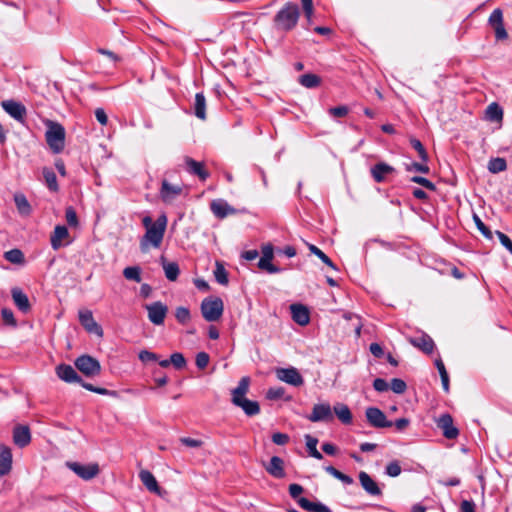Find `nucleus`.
I'll return each mask as SVG.
<instances>
[{
	"mask_svg": "<svg viewBox=\"0 0 512 512\" xmlns=\"http://www.w3.org/2000/svg\"><path fill=\"white\" fill-rule=\"evenodd\" d=\"M300 10L297 4L293 2L286 3L275 15V26L279 30H292L299 20Z\"/></svg>",
	"mask_w": 512,
	"mask_h": 512,
	"instance_id": "f257e3e1",
	"label": "nucleus"
},
{
	"mask_svg": "<svg viewBox=\"0 0 512 512\" xmlns=\"http://www.w3.org/2000/svg\"><path fill=\"white\" fill-rule=\"evenodd\" d=\"M166 225L167 218L165 215H161L153 223V225H151V227H148L140 242L142 251H147L149 244L155 248H158L161 245L166 230Z\"/></svg>",
	"mask_w": 512,
	"mask_h": 512,
	"instance_id": "f03ea898",
	"label": "nucleus"
},
{
	"mask_svg": "<svg viewBox=\"0 0 512 512\" xmlns=\"http://www.w3.org/2000/svg\"><path fill=\"white\" fill-rule=\"evenodd\" d=\"M65 135V129L61 124L48 121L45 139L54 154H59L64 150Z\"/></svg>",
	"mask_w": 512,
	"mask_h": 512,
	"instance_id": "7ed1b4c3",
	"label": "nucleus"
},
{
	"mask_svg": "<svg viewBox=\"0 0 512 512\" xmlns=\"http://www.w3.org/2000/svg\"><path fill=\"white\" fill-rule=\"evenodd\" d=\"M201 313L208 322L218 321L224 311V303L219 297H207L201 303Z\"/></svg>",
	"mask_w": 512,
	"mask_h": 512,
	"instance_id": "20e7f679",
	"label": "nucleus"
},
{
	"mask_svg": "<svg viewBox=\"0 0 512 512\" xmlns=\"http://www.w3.org/2000/svg\"><path fill=\"white\" fill-rule=\"evenodd\" d=\"M144 308L147 311L148 319L152 324L156 326L164 324L168 313V306L166 304L161 301H155L144 305Z\"/></svg>",
	"mask_w": 512,
	"mask_h": 512,
	"instance_id": "39448f33",
	"label": "nucleus"
},
{
	"mask_svg": "<svg viewBox=\"0 0 512 512\" xmlns=\"http://www.w3.org/2000/svg\"><path fill=\"white\" fill-rule=\"evenodd\" d=\"M75 366L80 372L89 377L96 376L101 371V366L98 360L89 355H82L78 357L75 360Z\"/></svg>",
	"mask_w": 512,
	"mask_h": 512,
	"instance_id": "423d86ee",
	"label": "nucleus"
},
{
	"mask_svg": "<svg viewBox=\"0 0 512 512\" xmlns=\"http://www.w3.org/2000/svg\"><path fill=\"white\" fill-rule=\"evenodd\" d=\"M261 257L258 261V268L266 271L269 274H275L282 271L281 268L272 264V259L274 257V248L271 244H265L261 248Z\"/></svg>",
	"mask_w": 512,
	"mask_h": 512,
	"instance_id": "0eeeda50",
	"label": "nucleus"
},
{
	"mask_svg": "<svg viewBox=\"0 0 512 512\" xmlns=\"http://www.w3.org/2000/svg\"><path fill=\"white\" fill-rule=\"evenodd\" d=\"M66 465L83 480H91L99 474V466L96 463L84 465L78 462H67Z\"/></svg>",
	"mask_w": 512,
	"mask_h": 512,
	"instance_id": "6e6552de",
	"label": "nucleus"
},
{
	"mask_svg": "<svg viewBox=\"0 0 512 512\" xmlns=\"http://www.w3.org/2000/svg\"><path fill=\"white\" fill-rule=\"evenodd\" d=\"M50 243L53 250H59L61 247L68 246L72 243L70 233L66 226L57 225L50 236Z\"/></svg>",
	"mask_w": 512,
	"mask_h": 512,
	"instance_id": "1a4fd4ad",
	"label": "nucleus"
},
{
	"mask_svg": "<svg viewBox=\"0 0 512 512\" xmlns=\"http://www.w3.org/2000/svg\"><path fill=\"white\" fill-rule=\"evenodd\" d=\"M276 376L280 381L295 387H299L304 383L302 375L295 367L279 368L276 370Z\"/></svg>",
	"mask_w": 512,
	"mask_h": 512,
	"instance_id": "9d476101",
	"label": "nucleus"
},
{
	"mask_svg": "<svg viewBox=\"0 0 512 512\" xmlns=\"http://www.w3.org/2000/svg\"><path fill=\"white\" fill-rule=\"evenodd\" d=\"M366 418L371 426L376 428H387L393 425V422L387 420L386 415L376 407L366 409Z\"/></svg>",
	"mask_w": 512,
	"mask_h": 512,
	"instance_id": "9b49d317",
	"label": "nucleus"
},
{
	"mask_svg": "<svg viewBox=\"0 0 512 512\" xmlns=\"http://www.w3.org/2000/svg\"><path fill=\"white\" fill-rule=\"evenodd\" d=\"M79 321L85 330L89 333L96 334L99 337L103 336V329L94 320L93 314L90 310H80L78 313Z\"/></svg>",
	"mask_w": 512,
	"mask_h": 512,
	"instance_id": "f8f14e48",
	"label": "nucleus"
},
{
	"mask_svg": "<svg viewBox=\"0 0 512 512\" xmlns=\"http://www.w3.org/2000/svg\"><path fill=\"white\" fill-rule=\"evenodd\" d=\"M311 422H330L333 414L330 404L320 403L313 406L311 414L307 417Z\"/></svg>",
	"mask_w": 512,
	"mask_h": 512,
	"instance_id": "ddd939ff",
	"label": "nucleus"
},
{
	"mask_svg": "<svg viewBox=\"0 0 512 512\" xmlns=\"http://www.w3.org/2000/svg\"><path fill=\"white\" fill-rule=\"evenodd\" d=\"M182 191L181 185L171 184L164 179L160 189V197L164 203L171 204L182 194Z\"/></svg>",
	"mask_w": 512,
	"mask_h": 512,
	"instance_id": "4468645a",
	"label": "nucleus"
},
{
	"mask_svg": "<svg viewBox=\"0 0 512 512\" xmlns=\"http://www.w3.org/2000/svg\"><path fill=\"white\" fill-rule=\"evenodd\" d=\"M489 24L494 28L497 40H505L508 33L503 24V14L500 9H495L489 16Z\"/></svg>",
	"mask_w": 512,
	"mask_h": 512,
	"instance_id": "2eb2a0df",
	"label": "nucleus"
},
{
	"mask_svg": "<svg viewBox=\"0 0 512 512\" xmlns=\"http://www.w3.org/2000/svg\"><path fill=\"white\" fill-rule=\"evenodd\" d=\"M1 106L15 120L19 122L24 121L27 111L22 103L14 100H5L1 103Z\"/></svg>",
	"mask_w": 512,
	"mask_h": 512,
	"instance_id": "dca6fc26",
	"label": "nucleus"
},
{
	"mask_svg": "<svg viewBox=\"0 0 512 512\" xmlns=\"http://www.w3.org/2000/svg\"><path fill=\"white\" fill-rule=\"evenodd\" d=\"M437 426L447 439H455L459 435L458 429L453 425V418L450 414H443L437 420Z\"/></svg>",
	"mask_w": 512,
	"mask_h": 512,
	"instance_id": "f3484780",
	"label": "nucleus"
},
{
	"mask_svg": "<svg viewBox=\"0 0 512 512\" xmlns=\"http://www.w3.org/2000/svg\"><path fill=\"white\" fill-rule=\"evenodd\" d=\"M56 375L59 379L66 383L81 382V377L77 374L76 370L68 364H59L55 368Z\"/></svg>",
	"mask_w": 512,
	"mask_h": 512,
	"instance_id": "a211bd4d",
	"label": "nucleus"
},
{
	"mask_svg": "<svg viewBox=\"0 0 512 512\" xmlns=\"http://www.w3.org/2000/svg\"><path fill=\"white\" fill-rule=\"evenodd\" d=\"M394 171V167L384 162H379L370 169L371 176L377 183L384 182L386 177L392 174Z\"/></svg>",
	"mask_w": 512,
	"mask_h": 512,
	"instance_id": "6ab92c4d",
	"label": "nucleus"
},
{
	"mask_svg": "<svg viewBox=\"0 0 512 512\" xmlns=\"http://www.w3.org/2000/svg\"><path fill=\"white\" fill-rule=\"evenodd\" d=\"M292 319L300 326H305L310 321L309 310L302 304H292L290 306Z\"/></svg>",
	"mask_w": 512,
	"mask_h": 512,
	"instance_id": "aec40b11",
	"label": "nucleus"
},
{
	"mask_svg": "<svg viewBox=\"0 0 512 512\" xmlns=\"http://www.w3.org/2000/svg\"><path fill=\"white\" fill-rule=\"evenodd\" d=\"M359 481L362 486V488L371 496H380L382 495V491L376 481L372 479V477L364 472L361 471L359 473Z\"/></svg>",
	"mask_w": 512,
	"mask_h": 512,
	"instance_id": "412c9836",
	"label": "nucleus"
},
{
	"mask_svg": "<svg viewBox=\"0 0 512 512\" xmlns=\"http://www.w3.org/2000/svg\"><path fill=\"white\" fill-rule=\"evenodd\" d=\"M12 468L11 449L0 443V477L7 475Z\"/></svg>",
	"mask_w": 512,
	"mask_h": 512,
	"instance_id": "4be33fe9",
	"label": "nucleus"
},
{
	"mask_svg": "<svg viewBox=\"0 0 512 512\" xmlns=\"http://www.w3.org/2000/svg\"><path fill=\"white\" fill-rule=\"evenodd\" d=\"M409 342L414 347L419 348L426 354H431L435 347L433 339L427 334H422L418 337L410 338Z\"/></svg>",
	"mask_w": 512,
	"mask_h": 512,
	"instance_id": "5701e85b",
	"label": "nucleus"
},
{
	"mask_svg": "<svg viewBox=\"0 0 512 512\" xmlns=\"http://www.w3.org/2000/svg\"><path fill=\"white\" fill-rule=\"evenodd\" d=\"M232 403L240 407L247 416H254L260 412V406L257 401L249 400L246 397L242 399H232Z\"/></svg>",
	"mask_w": 512,
	"mask_h": 512,
	"instance_id": "b1692460",
	"label": "nucleus"
},
{
	"mask_svg": "<svg viewBox=\"0 0 512 512\" xmlns=\"http://www.w3.org/2000/svg\"><path fill=\"white\" fill-rule=\"evenodd\" d=\"M186 169L190 174L197 175L201 180H206L209 177V173L204 168L202 162H198L190 157L185 158Z\"/></svg>",
	"mask_w": 512,
	"mask_h": 512,
	"instance_id": "393cba45",
	"label": "nucleus"
},
{
	"mask_svg": "<svg viewBox=\"0 0 512 512\" xmlns=\"http://www.w3.org/2000/svg\"><path fill=\"white\" fill-rule=\"evenodd\" d=\"M211 211L218 218L234 214L236 210L224 200H214L210 205Z\"/></svg>",
	"mask_w": 512,
	"mask_h": 512,
	"instance_id": "a878e982",
	"label": "nucleus"
},
{
	"mask_svg": "<svg viewBox=\"0 0 512 512\" xmlns=\"http://www.w3.org/2000/svg\"><path fill=\"white\" fill-rule=\"evenodd\" d=\"M13 441L21 448L27 446L31 441L29 428L27 426H16L13 430Z\"/></svg>",
	"mask_w": 512,
	"mask_h": 512,
	"instance_id": "bb28decb",
	"label": "nucleus"
},
{
	"mask_svg": "<svg viewBox=\"0 0 512 512\" xmlns=\"http://www.w3.org/2000/svg\"><path fill=\"white\" fill-rule=\"evenodd\" d=\"M13 301L17 308L23 313H27L30 310V302L27 295L20 288H13L11 290Z\"/></svg>",
	"mask_w": 512,
	"mask_h": 512,
	"instance_id": "cd10ccee",
	"label": "nucleus"
},
{
	"mask_svg": "<svg viewBox=\"0 0 512 512\" xmlns=\"http://www.w3.org/2000/svg\"><path fill=\"white\" fill-rule=\"evenodd\" d=\"M266 471L275 478H283L285 476L284 461L278 456H273L266 466Z\"/></svg>",
	"mask_w": 512,
	"mask_h": 512,
	"instance_id": "c85d7f7f",
	"label": "nucleus"
},
{
	"mask_svg": "<svg viewBox=\"0 0 512 512\" xmlns=\"http://www.w3.org/2000/svg\"><path fill=\"white\" fill-rule=\"evenodd\" d=\"M139 478L148 491L159 494L160 488L154 475L148 470H141Z\"/></svg>",
	"mask_w": 512,
	"mask_h": 512,
	"instance_id": "c756f323",
	"label": "nucleus"
},
{
	"mask_svg": "<svg viewBox=\"0 0 512 512\" xmlns=\"http://www.w3.org/2000/svg\"><path fill=\"white\" fill-rule=\"evenodd\" d=\"M297 504L309 512H332L329 507L321 502H311L307 498H299Z\"/></svg>",
	"mask_w": 512,
	"mask_h": 512,
	"instance_id": "7c9ffc66",
	"label": "nucleus"
},
{
	"mask_svg": "<svg viewBox=\"0 0 512 512\" xmlns=\"http://www.w3.org/2000/svg\"><path fill=\"white\" fill-rule=\"evenodd\" d=\"M14 202L20 215L29 216L31 214L32 207L24 194L16 193L14 195Z\"/></svg>",
	"mask_w": 512,
	"mask_h": 512,
	"instance_id": "2f4dec72",
	"label": "nucleus"
},
{
	"mask_svg": "<svg viewBox=\"0 0 512 512\" xmlns=\"http://www.w3.org/2000/svg\"><path fill=\"white\" fill-rule=\"evenodd\" d=\"M161 264L166 278L170 281H175L180 273L178 264L176 262H168L164 257H161Z\"/></svg>",
	"mask_w": 512,
	"mask_h": 512,
	"instance_id": "473e14b6",
	"label": "nucleus"
},
{
	"mask_svg": "<svg viewBox=\"0 0 512 512\" xmlns=\"http://www.w3.org/2000/svg\"><path fill=\"white\" fill-rule=\"evenodd\" d=\"M333 411L343 424L352 423V413L347 405L343 403H337L334 405Z\"/></svg>",
	"mask_w": 512,
	"mask_h": 512,
	"instance_id": "72a5a7b5",
	"label": "nucleus"
},
{
	"mask_svg": "<svg viewBox=\"0 0 512 512\" xmlns=\"http://www.w3.org/2000/svg\"><path fill=\"white\" fill-rule=\"evenodd\" d=\"M194 114L201 120L206 119V99L203 93L195 95Z\"/></svg>",
	"mask_w": 512,
	"mask_h": 512,
	"instance_id": "f704fd0d",
	"label": "nucleus"
},
{
	"mask_svg": "<svg viewBox=\"0 0 512 512\" xmlns=\"http://www.w3.org/2000/svg\"><path fill=\"white\" fill-rule=\"evenodd\" d=\"M42 174L47 188L52 192H57L59 190V186L54 171L51 168L44 167L42 169Z\"/></svg>",
	"mask_w": 512,
	"mask_h": 512,
	"instance_id": "c9c22d12",
	"label": "nucleus"
},
{
	"mask_svg": "<svg viewBox=\"0 0 512 512\" xmlns=\"http://www.w3.org/2000/svg\"><path fill=\"white\" fill-rule=\"evenodd\" d=\"M299 83L306 88H315L320 85L321 78L316 74L307 73L303 74L298 79Z\"/></svg>",
	"mask_w": 512,
	"mask_h": 512,
	"instance_id": "e433bc0d",
	"label": "nucleus"
},
{
	"mask_svg": "<svg viewBox=\"0 0 512 512\" xmlns=\"http://www.w3.org/2000/svg\"><path fill=\"white\" fill-rule=\"evenodd\" d=\"M249 383H250V380L248 377H243L241 378V380L239 381L237 387L235 389L232 390V399H242V398H245V395L246 393L248 392V389H249Z\"/></svg>",
	"mask_w": 512,
	"mask_h": 512,
	"instance_id": "4c0bfd02",
	"label": "nucleus"
},
{
	"mask_svg": "<svg viewBox=\"0 0 512 512\" xmlns=\"http://www.w3.org/2000/svg\"><path fill=\"white\" fill-rule=\"evenodd\" d=\"M507 169V163L504 158L496 157L491 158L488 162V170L489 172L496 174L503 172Z\"/></svg>",
	"mask_w": 512,
	"mask_h": 512,
	"instance_id": "58836bf2",
	"label": "nucleus"
},
{
	"mask_svg": "<svg viewBox=\"0 0 512 512\" xmlns=\"http://www.w3.org/2000/svg\"><path fill=\"white\" fill-rule=\"evenodd\" d=\"M486 118L490 121H501L503 110L497 103H491L486 109Z\"/></svg>",
	"mask_w": 512,
	"mask_h": 512,
	"instance_id": "ea45409f",
	"label": "nucleus"
},
{
	"mask_svg": "<svg viewBox=\"0 0 512 512\" xmlns=\"http://www.w3.org/2000/svg\"><path fill=\"white\" fill-rule=\"evenodd\" d=\"M325 471L336 479L340 480L345 485L353 484V479L349 475L342 473L333 466H326Z\"/></svg>",
	"mask_w": 512,
	"mask_h": 512,
	"instance_id": "a19ab883",
	"label": "nucleus"
},
{
	"mask_svg": "<svg viewBox=\"0 0 512 512\" xmlns=\"http://www.w3.org/2000/svg\"><path fill=\"white\" fill-rule=\"evenodd\" d=\"M309 251L316 255L323 263H325L327 266L331 267L332 269L336 270V266L331 261V259L317 246L313 244H308Z\"/></svg>",
	"mask_w": 512,
	"mask_h": 512,
	"instance_id": "79ce46f5",
	"label": "nucleus"
},
{
	"mask_svg": "<svg viewBox=\"0 0 512 512\" xmlns=\"http://www.w3.org/2000/svg\"><path fill=\"white\" fill-rule=\"evenodd\" d=\"M123 275L127 280L141 282V269L138 266H129L123 270Z\"/></svg>",
	"mask_w": 512,
	"mask_h": 512,
	"instance_id": "37998d69",
	"label": "nucleus"
},
{
	"mask_svg": "<svg viewBox=\"0 0 512 512\" xmlns=\"http://www.w3.org/2000/svg\"><path fill=\"white\" fill-rule=\"evenodd\" d=\"M175 318L180 324H187L191 320L190 310L184 306L177 307L175 310Z\"/></svg>",
	"mask_w": 512,
	"mask_h": 512,
	"instance_id": "c03bdc74",
	"label": "nucleus"
},
{
	"mask_svg": "<svg viewBox=\"0 0 512 512\" xmlns=\"http://www.w3.org/2000/svg\"><path fill=\"white\" fill-rule=\"evenodd\" d=\"M5 259L13 264H21L24 262V255L19 249H12L5 252Z\"/></svg>",
	"mask_w": 512,
	"mask_h": 512,
	"instance_id": "a18cd8bd",
	"label": "nucleus"
},
{
	"mask_svg": "<svg viewBox=\"0 0 512 512\" xmlns=\"http://www.w3.org/2000/svg\"><path fill=\"white\" fill-rule=\"evenodd\" d=\"M214 276H215L216 281L219 284L226 285L228 283L227 272H226L224 266L219 262L216 263V268L214 270Z\"/></svg>",
	"mask_w": 512,
	"mask_h": 512,
	"instance_id": "49530a36",
	"label": "nucleus"
},
{
	"mask_svg": "<svg viewBox=\"0 0 512 512\" xmlns=\"http://www.w3.org/2000/svg\"><path fill=\"white\" fill-rule=\"evenodd\" d=\"M410 144L418 152V155H419L420 159L423 162H427L428 161V155H427V152H426L423 144L421 143V141L416 139V138H412L410 140Z\"/></svg>",
	"mask_w": 512,
	"mask_h": 512,
	"instance_id": "de8ad7c7",
	"label": "nucleus"
},
{
	"mask_svg": "<svg viewBox=\"0 0 512 512\" xmlns=\"http://www.w3.org/2000/svg\"><path fill=\"white\" fill-rule=\"evenodd\" d=\"M1 316H2V319H3V321H4V323L6 325H9V326H12V327H16L17 326L16 319H15L13 311L11 309L3 308L1 310Z\"/></svg>",
	"mask_w": 512,
	"mask_h": 512,
	"instance_id": "09e8293b",
	"label": "nucleus"
},
{
	"mask_svg": "<svg viewBox=\"0 0 512 512\" xmlns=\"http://www.w3.org/2000/svg\"><path fill=\"white\" fill-rule=\"evenodd\" d=\"M390 388L394 393L403 394L407 389V385L402 379L394 378L391 380Z\"/></svg>",
	"mask_w": 512,
	"mask_h": 512,
	"instance_id": "8fccbe9b",
	"label": "nucleus"
},
{
	"mask_svg": "<svg viewBox=\"0 0 512 512\" xmlns=\"http://www.w3.org/2000/svg\"><path fill=\"white\" fill-rule=\"evenodd\" d=\"M65 218H66L67 224L70 227H77L78 226V224H79L78 217H77V214H76L75 210L73 209V207H67L66 208Z\"/></svg>",
	"mask_w": 512,
	"mask_h": 512,
	"instance_id": "3c124183",
	"label": "nucleus"
},
{
	"mask_svg": "<svg viewBox=\"0 0 512 512\" xmlns=\"http://www.w3.org/2000/svg\"><path fill=\"white\" fill-rule=\"evenodd\" d=\"M171 364L176 369H182L186 366V360L182 353L176 352L170 356Z\"/></svg>",
	"mask_w": 512,
	"mask_h": 512,
	"instance_id": "603ef678",
	"label": "nucleus"
},
{
	"mask_svg": "<svg viewBox=\"0 0 512 512\" xmlns=\"http://www.w3.org/2000/svg\"><path fill=\"white\" fill-rule=\"evenodd\" d=\"M209 361H210V356L208 353H206V352L197 353L196 358H195V363L199 369H201V370L205 369L208 366Z\"/></svg>",
	"mask_w": 512,
	"mask_h": 512,
	"instance_id": "864d4df0",
	"label": "nucleus"
},
{
	"mask_svg": "<svg viewBox=\"0 0 512 512\" xmlns=\"http://www.w3.org/2000/svg\"><path fill=\"white\" fill-rule=\"evenodd\" d=\"M385 473L390 477H397L401 473V466L398 461H391L385 469Z\"/></svg>",
	"mask_w": 512,
	"mask_h": 512,
	"instance_id": "5fc2aeb1",
	"label": "nucleus"
},
{
	"mask_svg": "<svg viewBox=\"0 0 512 512\" xmlns=\"http://www.w3.org/2000/svg\"><path fill=\"white\" fill-rule=\"evenodd\" d=\"M411 181L417 183L428 190L434 191L436 189L435 184L431 182L429 179L424 178L422 176H413Z\"/></svg>",
	"mask_w": 512,
	"mask_h": 512,
	"instance_id": "6e6d98bb",
	"label": "nucleus"
},
{
	"mask_svg": "<svg viewBox=\"0 0 512 512\" xmlns=\"http://www.w3.org/2000/svg\"><path fill=\"white\" fill-rule=\"evenodd\" d=\"M304 15L309 23H311L314 8L312 0H301Z\"/></svg>",
	"mask_w": 512,
	"mask_h": 512,
	"instance_id": "4d7b16f0",
	"label": "nucleus"
},
{
	"mask_svg": "<svg viewBox=\"0 0 512 512\" xmlns=\"http://www.w3.org/2000/svg\"><path fill=\"white\" fill-rule=\"evenodd\" d=\"M290 440L288 434L276 432L272 435V441L276 445H286Z\"/></svg>",
	"mask_w": 512,
	"mask_h": 512,
	"instance_id": "13d9d810",
	"label": "nucleus"
},
{
	"mask_svg": "<svg viewBox=\"0 0 512 512\" xmlns=\"http://www.w3.org/2000/svg\"><path fill=\"white\" fill-rule=\"evenodd\" d=\"M474 221L479 229V231L486 237V238H492L491 231L488 229V227L482 222V220L477 216L474 215Z\"/></svg>",
	"mask_w": 512,
	"mask_h": 512,
	"instance_id": "bf43d9fd",
	"label": "nucleus"
},
{
	"mask_svg": "<svg viewBox=\"0 0 512 512\" xmlns=\"http://www.w3.org/2000/svg\"><path fill=\"white\" fill-rule=\"evenodd\" d=\"M284 388L282 387H275V388H270L268 391H267V398L268 399H271V400H277V399H280L283 397L284 395Z\"/></svg>",
	"mask_w": 512,
	"mask_h": 512,
	"instance_id": "052dcab7",
	"label": "nucleus"
},
{
	"mask_svg": "<svg viewBox=\"0 0 512 512\" xmlns=\"http://www.w3.org/2000/svg\"><path fill=\"white\" fill-rule=\"evenodd\" d=\"M349 109L345 105L333 107L329 109V114L334 117H344L348 114Z\"/></svg>",
	"mask_w": 512,
	"mask_h": 512,
	"instance_id": "680f3d73",
	"label": "nucleus"
},
{
	"mask_svg": "<svg viewBox=\"0 0 512 512\" xmlns=\"http://www.w3.org/2000/svg\"><path fill=\"white\" fill-rule=\"evenodd\" d=\"M500 243L512 254V241L503 232L496 231Z\"/></svg>",
	"mask_w": 512,
	"mask_h": 512,
	"instance_id": "e2e57ef3",
	"label": "nucleus"
},
{
	"mask_svg": "<svg viewBox=\"0 0 512 512\" xmlns=\"http://www.w3.org/2000/svg\"><path fill=\"white\" fill-rule=\"evenodd\" d=\"M303 492V487L299 484H290L289 485V494L290 496L293 498V499H296V501H298L300 497V495L302 494Z\"/></svg>",
	"mask_w": 512,
	"mask_h": 512,
	"instance_id": "0e129e2a",
	"label": "nucleus"
},
{
	"mask_svg": "<svg viewBox=\"0 0 512 512\" xmlns=\"http://www.w3.org/2000/svg\"><path fill=\"white\" fill-rule=\"evenodd\" d=\"M425 163L426 162H423V163L413 162L411 165L407 166V170L408 171L415 170L417 172L427 174L429 172V167Z\"/></svg>",
	"mask_w": 512,
	"mask_h": 512,
	"instance_id": "69168bd1",
	"label": "nucleus"
},
{
	"mask_svg": "<svg viewBox=\"0 0 512 512\" xmlns=\"http://www.w3.org/2000/svg\"><path fill=\"white\" fill-rule=\"evenodd\" d=\"M138 356H139V359L142 362H149V361H157L158 360L157 354H155L153 352H150L148 350L140 351Z\"/></svg>",
	"mask_w": 512,
	"mask_h": 512,
	"instance_id": "338daca9",
	"label": "nucleus"
},
{
	"mask_svg": "<svg viewBox=\"0 0 512 512\" xmlns=\"http://www.w3.org/2000/svg\"><path fill=\"white\" fill-rule=\"evenodd\" d=\"M373 387L378 392H385L389 388V384L382 378H376L373 382Z\"/></svg>",
	"mask_w": 512,
	"mask_h": 512,
	"instance_id": "774afa93",
	"label": "nucleus"
}]
</instances>
